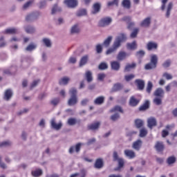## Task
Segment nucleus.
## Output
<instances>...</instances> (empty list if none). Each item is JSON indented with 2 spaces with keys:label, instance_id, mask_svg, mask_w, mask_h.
I'll list each match as a JSON object with an SVG mask.
<instances>
[{
  "label": "nucleus",
  "instance_id": "1",
  "mask_svg": "<svg viewBox=\"0 0 177 177\" xmlns=\"http://www.w3.org/2000/svg\"><path fill=\"white\" fill-rule=\"evenodd\" d=\"M127 41V35L124 33H121L118 36L113 43V47L108 49L106 51V55H111V53H114L118 48L121 46V42H124Z\"/></svg>",
  "mask_w": 177,
  "mask_h": 177
},
{
  "label": "nucleus",
  "instance_id": "2",
  "mask_svg": "<svg viewBox=\"0 0 177 177\" xmlns=\"http://www.w3.org/2000/svg\"><path fill=\"white\" fill-rule=\"evenodd\" d=\"M71 98L68 101V106H74L77 104L78 98L77 97V89L72 88L69 90Z\"/></svg>",
  "mask_w": 177,
  "mask_h": 177
},
{
  "label": "nucleus",
  "instance_id": "3",
  "mask_svg": "<svg viewBox=\"0 0 177 177\" xmlns=\"http://www.w3.org/2000/svg\"><path fill=\"white\" fill-rule=\"evenodd\" d=\"M157 55H153L151 57V63L145 65V70H151V68H156L157 66Z\"/></svg>",
  "mask_w": 177,
  "mask_h": 177
},
{
  "label": "nucleus",
  "instance_id": "4",
  "mask_svg": "<svg viewBox=\"0 0 177 177\" xmlns=\"http://www.w3.org/2000/svg\"><path fill=\"white\" fill-rule=\"evenodd\" d=\"M151 24V18L147 17L140 22V27H145V28H147V27H150Z\"/></svg>",
  "mask_w": 177,
  "mask_h": 177
},
{
  "label": "nucleus",
  "instance_id": "5",
  "mask_svg": "<svg viewBox=\"0 0 177 177\" xmlns=\"http://www.w3.org/2000/svg\"><path fill=\"white\" fill-rule=\"evenodd\" d=\"M65 5L68 6V8H75L77 5H78V1L77 0H65Z\"/></svg>",
  "mask_w": 177,
  "mask_h": 177
},
{
  "label": "nucleus",
  "instance_id": "6",
  "mask_svg": "<svg viewBox=\"0 0 177 177\" xmlns=\"http://www.w3.org/2000/svg\"><path fill=\"white\" fill-rule=\"evenodd\" d=\"M112 20L110 17H106L100 21V26L101 27H106V26H109L111 23Z\"/></svg>",
  "mask_w": 177,
  "mask_h": 177
},
{
  "label": "nucleus",
  "instance_id": "7",
  "mask_svg": "<svg viewBox=\"0 0 177 177\" xmlns=\"http://www.w3.org/2000/svg\"><path fill=\"white\" fill-rule=\"evenodd\" d=\"M50 124L52 128L56 129L57 131H59V129H60V128L63 127V124L62 123V122H59L58 124H57L56 120H55V119H52Z\"/></svg>",
  "mask_w": 177,
  "mask_h": 177
},
{
  "label": "nucleus",
  "instance_id": "8",
  "mask_svg": "<svg viewBox=\"0 0 177 177\" xmlns=\"http://www.w3.org/2000/svg\"><path fill=\"white\" fill-rule=\"evenodd\" d=\"M81 146H82V144L78 143L75 147L74 146L71 147L69 149L70 154H73V153H74L75 150L76 153H78V151H80V150L81 149Z\"/></svg>",
  "mask_w": 177,
  "mask_h": 177
},
{
  "label": "nucleus",
  "instance_id": "9",
  "mask_svg": "<svg viewBox=\"0 0 177 177\" xmlns=\"http://www.w3.org/2000/svg\"><path fill=\"white\" fill-rule=\"evenodd\" d=\"M147 124L150 129H152L153 127H156L157 125V120H156V118H149L147 120Z\"/></svg>",
  "mask_w": 177,
  "mask_h": 177
},
{
  "label": "nucleus",
  "instance_id": "10",
  "mask_svg": "<svg viewBox=\"0 0 177 177\" xmlns=\"http://www.w3.org/2000/svg\"><path fill=\"white\" fill-rule=\"evenodd\" d=\"M41 42L46 48H52V40L50 39L44 37L42 39Z\"/></svg>",
  "mask_w": 177,
  "mask_h": 177
},
{
  "label": "nucleus",
  "instance_id": "11",
  "mask_svg": "<svg viewBox=\"0 0 177 177\" xmlns=\"http://www.w3.org/2000/svg\"><path fill=\"white\" fill-rule=\"evenodd\" d=\"M164 90L162 88H157L155 92L153 93L154 96H156V97H164Z\"/></svg>",
  "mask_w": 177,
  "mask_h": 177
},
{
  "label": "nucleus",
  "instance_id": "12",
  "mask_svg": "<svg viewBox=\"0 0 177 177\" xmlns=\"http://www.w3.org/2000/svg\"><path fill=\"white\" fill-rule=\"evenodd\" d=\"M124 155L126 156V157H128V158L130 159L135 158L136 157L135 152L129 149L124 150Z\"/></svg>",
  "mask_w": 177,
  "mask_h": 177
},
{
  "label": "nucleus",
  "instance_id": "13",
  "mask_svg": "<svg viewBox=\"0 0 177 177\" xmlns=\"http://www.w3.org/2000/svg\"><path fill=\"white\" fill-rule=\"evenodd\" d=\"M139 104V100H138L135 96H132L129 100V105L132 107H135V106H138Z\"/></svg>",
  "mask_w": 177,
  "mask_h": 177
},
{
  "label": "nucleus",
  "instance_id": "14",
  "mask_svg": "<svg viewBox=\"0 0 177 177\" xmlns=\"http://www.w3.org/2000/svg\"><path fill=\"white\" fill-rule=\"evenodd\" d=\"M111 66L112 70H114L115 71H118L120 67V62L117 61H113L111 63Z\"/></svg>",
  "mask_w": 177,
  "mask_h": 177
},
{
  "label": "nucleus",
  "instance_id": "15",
  "mask_svg": "<svg viewBox=\"0 0 177 177\" xmlns=\"http://www.w3.org/2000/svg\"><path fill=\"white\" fill-rule=\"evenodd\" d=\"M140 147H142V140H138L133 143V149L135 150H140Z\"/></svg>",
  "mask_w": 177,
  "mask_h": 177
},
{
  "label": "nucleus",
  "instance_id": "16",
  "mask_svg": "<svg viewBox=\"0 0 177 177\" xmlns=\"http://www.w3.org/2000/svg\"><path fill=\"white\" fill-rule=\"evenodd\" d=\"M136 84H137V86L140 91H142V89H145V81L142 80H136Z\"/></svg>",
  "mask_w": 177,
  "mask_h": 177
},
{
  "label": "nucleus",
  "instance_id": "17",
  "mask_svg": "<svg viewBox=\"0 0 177 177\" xmlns=\"http://www.w3.org/2000/svg\"><path fill=\"white\" fill-rule=\"evenodd\" d=\"M70 82V77H64L61 78L59 81V85H67Z\"/></svg>",
  "mask_w": 177,
  "mask_h": 177
},
{
  "label": "nucleus",
  "instance_id": "18",
  "mask_svg": "<svg viewBox=\"0 0 177 177\" xmlns=\"http://www.w3.org/2000/svg\"><path fill=\"white\" fill-rule=\"evenodd\" d=\"M127 49H129L130 50H135V49L138 48L136 41H133L132 43H127Z\"/></svg>",
  "mask_w": 177,
  "mask_h": 177
},
{
  "label": "nucleus",
  "instance_id": "19",
  "mask_svg": "<svg viewBox=\"0 0 177 177\" xmlns=\"http://www.w3.org/2000/svg\"><path fill=\"white\" fill-rule=\"evenodd\" d=\"M19 32V30L15 28H8L4 32L3 34H17Z\"/></svg>",
  "mask_w": 177,
  "mask_h": 177
},
{
  "label": "nucleus",
  "instance_id": "20",
  "mask_svg": "<svg viewBox=\"0 0 177 177\" xmlns=\"http://www.w3.org/2000/svg\"><path fill=\"white\" fill-rule=\"evenodd\" d=\"M99 127H100V123L99 122H96L93 123L88 126V129H91V131H95V129H98Z\"/></svg>",
  "mask_w": 177,
  "mask_h": 177
},
{
  "label": "nucleus",
  "instance_id": "21",
  "mask_svg": "<svg viewBox=\"0 0 177 177\" xmlns=\"http://www.w3.org/2000/svg\"><path fill=\"white\" fill-rule=\"evenodd\" d=\"M88 59H89L88 55H84L81 58L80 62V67H82V66H85V64H86V63H88Z\"/></svg>",
  "mask_w": 177,
  "mask_h": 177
},
{
  "label": "nucleus",
  "instance_id": "22",
  "mask_svg": "<svg viewBox=\"0 0 177 177\" xmlns=\"http://www.w3.org/2000/svg\"><path fill=\"white\" fill-rule=\"evenodd\" d=\"M155 149L157 151H162V150H164V144L161 142H157L155 145Z\"/></svg>",
  "mask_w": 177,
  "mask_h": 177
},
{
  "label": "nucleus",
  "instance_id": "23",
  "mask_svg": "<svg viewBox=\"0 0 177 177\" xmlns=\"http://www.w3.org/2000/svg\"><path fill=\"white\" fill-rule=\"evenodd\" d=\"M85 75L87 82H92V81L93 80V77H92V72H91L90 71H87Z\"/></svg>",
  "mask_w": 177,
  "mask_h": 177
},
{
  "label": "nucleus",
  "instance_id": "24",
  "mask_svg": "<svg viewBox=\"0 0 177 177\" xmlns=\"http://www.w3.org/2000/svg\"><path fill=\"white\" fill-rule=\"evenodd\" d=\"M148 50H151L153 49H157V44L153 41H150L147 44Z\"/></svg>",
  "mask_w": 177,
  "mask_h": 177
},
{
  "label": "nucleus",
  "instance_id": "25",
  "mask_svg": "<svg viewBox=\"0 0 177 177\" xmlns=\"http://www.w3.org/2000/svg\"><path fill=\"white\" fill-rule=\"evenodd\" d=\"M71 32L72 34H77L80 32V26L78 24H75L73 26H72Z\"/></svg>",
  "mask_w": 177,
  "mask_h": 177
},
{
  "label": "nucleus",
  "instance_id": "26",
  "mask_svg": "<svg viewBox=\"0 0 177 177\" xmlns=\"http://www.w3.org/2000/svg\"><path fill=\"white\" fill-rule=\"evenodd\" d=\"M93 10L92 13H93L94 15L95 13H98V12L100 11V3H95L93 6Z\"/></svg>",
  "mask_w": 177,
  "mask_h": 177
},
{
  "label": "nucleus",
  "instance_id": "27",
  "mask_svg": "<svg viewBox=\"0 0 177 177\" xmlns=\"http://www.w3.org/2000/svg\"><path fill=\"white\" fill-rule=\"evenodd\" d=\"M12 95H13L12 90L6 91L5 95H4L5 100H9V99H10V97H12Z\"/></svg>",
  "mask_w": 177,
  "mask_h": 177
},
{
  "label": "nucleus",
  "instance_id": "28",
  "mask_svg": "<svg viewBox=\"0 0 177 177\" xmlns=\"http://www.w3.org/2000/svg\"><path fill=\"white\" fill-rule=\"evenodd\" d=\"M35 49H37V44H30L26 47V50H27L28 52H31L32 50H35Z\"/></svg>",
  "mask_w": 177,
  "mask_h": 177
},
{
  "label": "nucleus",
  "instance_id": "29",
  "mask_svg": "<svg viewBox=\"0 0 177 177\" xmlns=\"http://www.w3.org/2000/svg\"><path fill=\"white\" fill-rule=\"evenodd\" d=\"M149 104L150 102H149V100L145 101L144 104L140 107V111H143L145 110H147V109H149Z\"/></svg>",
  "mask_w": 177,
  "mask_h": 177
},
{
  "label": "nucleus",
  "instance_id": "30",
  "mask_svg": "<svg viewBox=\"0 0 177 177\" xmlns=\"http://www.w3.org/2000/svg\"><path fill=\"white\" fill-rule=\"evenodd\" d=\"M173 6H174V4H172V3H169L167 8L166 17H169L171 15V10H172Z\"/></svg>",
  "mask_w": 177,
  "mask_h": 177
},
{
  "label": "nucleus",
  "instance_id": "31",
  "mask_svg": "<svg viewBox=\"0 0 177 177\" xmlns=\"http://www.w3.org/2000/svg\"><path fill=\"white\" fill-rule=\"evenodd\" d=\"M104 102V97L101 96V97H97L95 100L94 103L95 104H102Z\"/></svg>",
  "mask_w": 177,
  "mask_h": 177
},
{
  "label": "nucleus",
  "instance_id": "32",
  "mask_svg": "<svg viewBox=\"0 0 177 177\" xmlns=\"http://www.w3.org/2000/svg\"><path fill=\"white\" fill-rule=\"evenodd\" d=\"M32 176L38 177L42 175V170L38 169L32 171Z\"/></svg>",
  "mask_w": 177,
  "mask_h": 177
},
{
  "label": "nucleus",
  "instance_id": "33",
  "mask_svg": "<svg viewBox=\"0 0 177 177\" xmlns=\"http://www.w3.org/2000/svg\"><path fill=\"white\" fill-rule=\"evenodd\" d=\"M113 40V37L109 36L107 39H106L103 43V46H106L107 48L109 45L111 41Z\"/></svg>",
  "mask_w": 177,
  "mask_h": 177
},
{
  "label": "nucleus",
  "instance_id": "34",
  "mask_svg": "<svg viewBox=\"0 0 177 177\" xmlns=\"http://www.w3.org/2000/svg\"><path fill=\"white\" fill-rule=\"evenodd\" d=\"M127 56H128V55L126 54L125 52H120L118 55V60H124Z\"/></svg>",
  "mask_w": 177,
  "mask_h": 177
},
{
  "label": "nucleus",
  "instance_id": "35",
  "mask_svg": "<svg viewBox=\"0 0 177 177\" xmlns=\"http://www.w3.org/2000/svg\"><path fill=\"white\" fill-rule=\"evenodd\" d=\"M110 111L111 113H117V111H119L120 113H123L122 108H121V106H115Z\"/></svg>",
  "mask_w": 177,
  "mask_h": 177
},
{
  "label": "nucleus",
  "instance_id": "36",
  "mask_svg": "<svg viewBox=\"0 0 177 177\" xmlns=\"http://www.w3.org/2000/svg\"><path fill=\"white\" fill-rule=\"evenodd\" d=\"M95 168H102L103 167V160L102 159H97L95 164Z\"/></svg>",
  "mask_w": 177,
  "mask_h": 177
},
{
  "label": "nucleus",
  "instance_id": "37",
  "mask_svg": "<svg viewBox=\"0 0 177 177\" xmlns=\"http://www.w3.org/2000/svg\"><path fill=\"white\" fill-rule=\"evenodd\" d=\"M25 30L28 34H32L35 31V28L32 26H26Z\"/></svg>",
  "mask_w": 177,
  "mask_h": 177
},
{
  "label": "nucleus",
  "instance_id": "38",
  "mask_svg": "<svg viewBox=\"0 0 177 177\" xmlns=\"http://www.w3.org/2000/svg\"><path fill=\"white\" fill-rule=\"evenodd\" d=\"M135 124L137 128H142V127H143V120L137 119L135 121Z\"/></svg>",
  "mask_w": 177,
  "mask_h": 177
},
{
  "label": "nucleus",
  "instance_id": "39",
  "mask_svg": "<svg viewBox=\"0 0 177 177\" xmlns=\"http://www.w3.org/2000/svg\"><path fill=\"white\" fill-rule=\"evenodd\" d=\"M60 10H62V8L55 5L52 8V15H55V13H57V12H60Z\"/></svg>",
  "mask_w": 177,
  "mask_h": 177
},
{
  "label": "nucleus",
  "instance_id": "40",
  "mask_svg": "<svg viewBox=\"0 0 177 177\" xmlns=\"http://www.w3.org/2000/svg\"><path fill=\"white\" fill-rule=\"evenodd\" d=\"M122 5L124 8H127V9H129V8H131V1L129 0H124L122 2Z\"/></svg>",
  "mask_w": 177,
  "mask_h": 177
},
{
  "label": "nucleus",
  "instance_id": "41",
  "mask_svg": "<svg viewBox=\"0 0 177 177\" xmlns=\"http://www.w3.org/2000/svg\"><path fill=\"white\" fill-rule=\"evenodd\" d=\"M152 89H153V83H151V82H148V84L147 86V93H151Z\"/></svg>",
  "mask_w": 177,
  "mask_h": 177
},
{
  "label": "nucleus",
  "instance_id": "42",
  "mask_svg": "<svg viewBox=\"0 0 177 177\" xmlns=\"http://www.w3.org/2000/svg\"><path fill=\"white\" fill-rule=\"evenodd\" d=\"M162 77H163V78H165L167 80H172V78H174L172 75H171L170 73H168L167 72H165L162 74Z\"/></svg>",
  "mask_w": 177,
  "mask_h": 177
},
{
  "label": "nucleus",
  "instance_id": "43",
  "mask_svg": "<svg viewBox=\"0 0 177 177\" xmlns=\"http://www.w3.org/2000/svg\"><path fill=\"white\" fill-rule=\"evenodd\" d=\"M86 15V10L82 9L77 12V16L81 17V16H85Z\"/></svg>",
  "mask_w": 177,
  "mask_h": 177
},
{
  "label": "nucleus",
  "instance_id": "44",
  "mask_svg": "<svg viewBox=\"0 0 177 177\" xmlns=\"http://www.w3.org/2000/svg\"><path fill=\"white\" fill-rule=\"evenodd\" d=\"M162 98L160 97H156L154 100H153V102L155 103V104H156L157 106H160V104H161L162 103Z\"/></svg>",
  "mask_w": 177,
  "mask_h": 177
},
{
  "label": "nucleus",
  "instance_id": "45",
  "mask_svg": "<svg viewBox=\"0 0 177 177\" xmlns=\"http://www.w3.org/2000/svg\"><path fill=\"white\" fill-rule=\"evenodd\" d=\"M122 88V85H121L120 84H116L113 86V91H114L115 92H117V91H120Z\"/></svg>",
  "mask_w": 177,
  "mask_h": 177
},
{
  "label": "nucleus",
  "instance_id": "46",
  "mask_svg": "<svg viewBox=\"0 0 177 177\" xmlns=\"http://www.w3.org/2000/svg\"><path fill=\"white\" fill-rule=\"evenodd\" d=\"M138 32H139V28H135L130 35L131 38H136Z\"/></svg>",
  "mask_w": 177,
  "mask_h": 177
},
{
  "label": "nucleus",
  "instance_id": "47",
  "mask_svg": "<svg viewBox=\"0 0 177 177\" xmlns=\"http://www.w3.org/2000/svg\"><path fill=\"white\" fill-rule=\"evenodd\" d=\"M147 135V130L146 129H142L140 131V138H145Z\"/></svg>",
  "mask_w": 177,
  "mask_h": 177
},
{
  "label": "nucleus",
  "instance_id": "48",
  "mask_svg": "<svg viewBox=\"0 0 177 177\" xmlns=\"http://www.w3.org/2000/svg\"><path fill=\"white\" fill-rule=\"evenodd\" d=\"M136 66V64H128L126 66L124 71H130L131 68H134Z\"/></svg>",
  "mask_w": 177,
  "mask_h": 177
},
{
  "label": "nucleus",
  "instance_id": "49",
  "mask_svg": "<svg viewBox=\"0 0 177 177\" xmlns=\"http://www.w3.org/2000/svg\"><path fill=\"white\" fill-rule=\"evenodd\" d=\"M32 2H33L32 0H30L26 2L23 6V9L24 10L28 9V8H30V6L32 5Z\"/></svg>",
  "mask_w": 177,
  "mask_h": 177
},
{
  "label": "nucleus",
  "instance_id": "50",
  "mask_svg": "<svg viewBox=\"0 0 177 177\" xmlns=\"http://www.w3.org/2000/svg\"><path fill=\"white\" fill-rule=\"evenodd\" d=\"M175 161H176V158H175V157L174 156H171L167 159V163L169 164V165H171V164H174Z\"/></svg>",
  "mask_w": 177,
  "mask_h": 177
},
{
  "label": "nucleus",
  "instance_id": "51",
  "mask_svg": "<svg viewBox=\"0 0 177 177\" xmlns=\"http://www.w3.org/2000/svg\"><path fill=\"white\" fill-rule=\"evenodd\" d=\"M34 19H35V15H34V13L28 15L26 17L27 21H31V20H34Z\"/></svg>",
  "mask_w": 177,
  "mask_h": 177
},
{
  "label": "nucleus",
  "instance_id": "52",
  "mask_svg": "<svg viewBox=\"0 0 177 177\" xmlns=\"http://www.w3.org/2000/svg\"><path fill=\"white\" fill-rule=\"evenodd\" d=\"M108 66H107V64L104 63V62H102L101 63L100 65H99V67L98 68L100 70H106V68H107Z\"/></svg>",
  "mask_w": 177,
  "mask_h": 177
},
{
  "label": "nucleus",
  "instance_id": "53",
  "mask_svg": "<svg viewBox=\"0 0 177 177\" xmlns=\"http://www.w3.org/2000/svg\"><path fill=\"white\" fill-rule=\"evenodd\" d=\"M76 122H77V120H75V118H69L68 120V125H75Z\"/></svg>",
  "mask_w": 177,
  "mask_h": 177
},
{
  "label": "nucleus",
  "instance_id": "54",
  "mask_svg": "<svg viewBox=\"0 0 177 177\" xmlns=\"http://www.w3.org/2000/svg\"><path fill=\"white\" fill-rule=\"evenodd\" d=\"M102 50H103V47H102V45L97 44L96 46V52H97V53H102Z\"/></svg>",
  "mask_w": 177,
  "mask_h": 177
},
{
  "label": "nucleus",
  "instance_id": "55",
  "mask_svg": "<svg viewBox=\"0 0 177 177\" xmlns=\"http://www.w3.org/2000/svg\"><path fill=\"white\" fill-rule=\"evenodd\" d=\"M108 6H113V5H118V0H113V1H109Z\"/></svg>",
  "mask_w": 177,
  "mask_h": 177
},
{
  "label": "nucleus",
  "instance_id": "56",
  "mask_svg": "<svg viewBox=\"0 0 177 177\" xmlns=\"http://www.w3.org/2000/svg\"><path fill=\"white\" fill-rule=\"evenodd\" d=\"M59 102H60L59 98H55L51 101V104L53 106H57V104H59Z\"/></svg>",
  "mask_w": 177,
  "mask_h": 177
},
{
  "label": "nucleus",
  "instance_id": "57",
  "mask_svg": "<svg viewBox=\"0 0 177 177\" xmlns=\"http://www.w3.org/2000/svg\"><path fill=\"white\" fill-rule=\"evenodd\" d=\"M105 77H106V75L104 73H100L97 75V78L99 81H103V80H104Z\"/></svg>",
  "mask_w": 177,
  "mask_h": 177
},
{
  "label": "nucleus",
  "instance_id": "58",
  "mask_svg": "<svg viewBox=\"0 0 177 177\" xmlns=\"http://www.w3.org/2000/svg\"><path fill=\"white\" fill-rule=\"evenodd\" d=\"M170 66H171V60L169 59L167 60L163 64V67H165V68L169 67Z\"/></svg>",
  "mask_w": 177,
  "mask_h": 177
},
{
  "label": "nucleus",
  "instance_id": "59",
  "mask_svg": "<svg viewBox=\"0 0 177 177\" xmlns=\"http://www.w3.org/2000/svg\"><path fill=\"white\" fill-rule=\"evenodd\" d=\"M68 63H71V64H74L75 63H77V58L74 57H71L69 58Z\"/></svg>",
  "mask_w": 177,
  "mask_h": 177
},
{
  "label": "nucleus",
  "instance_id": "60",
  "mask_svg": "<svg viewBox=\"0 0 177 177\" xmlns=\"http://www.w3.org/2000/svg\"><path fill=\"white\" fill-rule=\"evenodd\" d=\"M118 161L119 168H122V167H124V159L119 158Z\"/></svg>",
  "mask_w": 177,
  "mask_h": 177
},
{
  "label": "nucleus",
  "instance_id": "61",
  "mask_svg": "<svg viewBox=\"0 0 177 177\" xmlns=\"http://www.w3.org/2000/svg\"><path fill=\"white\" fill-rule=\"evenodd\" d=\"M119 118L120 115H118V113H115V115L111 117V120H112V121H116V120H118Z\"/></svg>",
  "mask_w": 177,
  "mask_h": 177
},
{
  "label": "nucleus",
  "instance_id": "62",
  "mask_svg": "<svg viewBox=\"0 0 177 177\" xmlns=\"http://www.w3.org/2000/svg\"><path fill=\"white\" fill-rule=\"evenodd\" d=\"M137 57H142V56H145V51L140 50L136 53Z\"/></svg>",
  "mask_w": 177,
  "mask_h": 177
},
{
  "label": "nucleus",
  "instance_id": "63",
  "mask_svg": "<svg viewBox=\"0 0 177 177\" xmlns=\"http://www.w3.org/2000/svg\"><path fill=\"white\" fill-rule=\"evenodd\" d=\"M135 78L134 75H129L125 76L126 81H131V80H133Z\"/></svg>",
  "mask_w": 177,
  "mask_h": 177
},
{
  "label": "nucleus",
  "instance_id": "64",
  "mask_svg": "<svg viewBox=\"0 0 177 177\" xmlns=\"http://www.w3.org/2000/svg\"><path fill=\"white\" fill-rule=\"evenodd\" d=\"M3 146H10V142L4 141V142L0 143V147H3Z\"/></svg>",
  "mask_w": 177,
  "mask_h": 177
}]
</instances>
